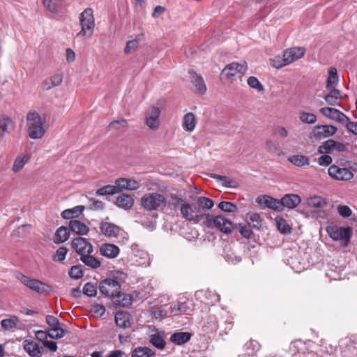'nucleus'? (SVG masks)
Segmentation results:
<instances>
[{"mask_svg":"<svg viewBox=\"0 0 357 357\" xmlns=\"http://www.w3.org/2000/svg\"><path fill=\"white\" fill-rule=\"evenodd\" d=\"M196 126L195 116L192 112H188L183 116V127L187 131H192Z\"/></svg>","mask_w":357,"mask_h":357,"instance_id":"obj_35","label":"nucleus"},{"mask_svg":"<svg viewBox=\"0 0 357 357\" xmlns=\"http://www.w3.org/2000/svg\"><path fill=\"white\" fill-rule=\"evenodd\" d=\"M337 211L340 215L343 218H348L351 215V210L347 206H339Z\"/></svg>","mask_w":357,"mask_h":357,"instance_id":"obj_64","label":"nucleus"},{"mask_svg":"<svg viewBox=\"0 0 357 357\" xmlns=\"http://www.w3.org/2000/svg\"><path fill=\"white\" fill-rule=\"evenodd\" d=\"M79 259L82 262L92 269L98 268L101 266V262L99 259L92 256L91 254H86L81 257Z\"/></svg>","mask_w":357,"mask_h":357,"instance_id":"obj_32","label":"nucleus"},{"mask_svg":"<svg viewBox=\"0 0 357 357\" xmlns=\"http://www.w3.org/2000/svg\"><path fill=\"white\" fill-rule=\"evenodd\" d=\"M100 229L101 233L107 237H116L120 232L119 226L108 222H101L100 223Z\"/></svg>","mask_w":357,"mask_h":357,"instance_id":"obj_16","label":"nucleus"},{"mask_svg":"<svg viewBox=\"0 0 357 357\" xmlns=\"http://www.w3.org/2000/svg\"><path fill=\"white\" fill-rule=\"evenodd\" d=\"M192 337L188 332H176L170 337V341L176 345H182L188 342Z\"/></svg>","mask_w":357,"mask_h":357,"instance_id":"obj_24","label":"nucleus"},{"mask_svg":"<svg viewBox=\"0 0 357 357\" xmlns=\"http://www.w3.org/2000/svg\"><path fill=\"white\" fill-rule=\"evenodd\" d=\"M193 200L195 201L198 206L201 208L200 211L202 213H204L206 211L212 208L214 206V202L211 199L205 197H195Z\"/></svg>","mask_w":357,"mask_h":357,"instance_id":"obj_31","label":"nucleus"},{"mask_svg":"<svg viewBox=\"0 0 357 357\" xmlns=\"http://www.w3.org/2000/svg\"><path fill=\"white\" fill-rule=\"evenodd\" d=\"M328 172L331 177L338 181H349L354 177V174L351 170L335 165H331Z\"/></svg>","mask_w":357,"mask_h":357,"instance_id":"obj_12","label":"nucleus"},{"mask_svg":"<svg viewBox=\"0 0 357 357\" xmlns=\"http://www.w3.org/2000/svg\"><path fill=\"white\" fill-rule=\"evenodd\" d=\"M226 261L233 264H236L241 261V257L234 255V253H227L225 256Z\"/></svg>","mask_w":357,"mask_h":357,"instance_id":"obj_63","label":"nucleus"},{"mask_svg":"<svg viewBox=\"0 0 357 357\" xmlns=\"http://www.w3.org/2000/svg\"><path fill=\"white\" fill-rule=\"evenodd\" d=\"M68 252L67 248L62 246L57 249L55 255L53 256L52 259L55 261L63 262Z\"/></svg>","mask_w":357,"mask_h":357,"instance_id":"obj_53","label":"nucleus"},{"mask_svg":"<svg viewBox=\"0 0 357 357\" xmlns=\"http://www.w3.org/2000/svg\"><path fill=\"white\" fill-rule=\"evenodd\" d=\"M29 156L25 155H17L14 161L12 170L13 172L17 173L21 171L24 165L28 162Z\"/></svg>","mask_w":357,"mask_h":357,"instance_id":"obj_38","label":"nucleus"},{"mask_svg":"<svg viewBox=\"0 0 357 357\" xmlns=\"http://www.w3.org/2000/svg\"><path fill=\"white\" fill-rule=\"evenodd\" d=\"M130 314L126 312L118 311L115 314L116 324L123 328H128L131 326Z\"/></svg>","mask_w":357,"mask_h":357,"instance_id":"obj_20","label":"nucleus"},{"mask_svg":"<svg viewBox=\"0 0 357 357\" xmlns=\"http://www.w3.org/2000/svg\"><path fill=\"white\" fill-rule=\"evenodd\" d=\"M11 120L4 116H0V137H3L8 132V127Z\"/></svg>","mask_w":357,"mask_h":357,"instance_id":"obj_55","label":"nucleus"},{"mask_svg":"<svg viewBox=\"0 0 357 357\" xmlns=\"http://www.w3.org/2000/svg\"><path fill=\"white\" fill-rule=\"evenodd\" d=\"M63 76L60 73H56L45 79L43 82V89L44 90H50L54 86H57L61 84Z\"/></svg>","mask_w":357,"mask_h":357,"instance_id":"obj_25","label":"nucleus"},{"mask_svg":"<svg viewBox=\"0 0 357 357\" xmlns=\"http://www.w3.org/2000/svg\"><path fill=\"white\" fill-rule=\"evenodd\" d=\"M79 22H94L93 11L92 8H87L80 14Z\"/></svg>","mask_w":357,"mask_h":357,"instance_id":"obj_49","label":"nucleus"},{"mask_svg":"<svg viewBox=\"0 0 357 357\" xmlns=\"http://www.w3.org/2000/svg\"><path fill=\"white\" fill-rule=\"evenodd\" d=\"M326 232L333 241H341L344 245H347L352 235V229L332 224L326 227Z\"/></svg>","mask_w":357,"mask_h":357,"instance_id":"obj_5","label":"nucleus"},{"mask_svg":"<svg viewBox=\"0 0 357 357\" xmlns=\"http://www.w3.org/2000/svg\"><path fill=\"white\" fill-rule=\"evenodd\" d=\"M142 35H138L135 39L127 42L124 49V53L128 54L132 51L135 50L139 45V41L141 40Z\"/></svg>","mask_w":357,"mask_h":357,"instance_id":"obj_48","label":"nucleus"},{"mask_svg":"<svg viewBox=\"0 0 357 357\" xmlns=\"http://www.w3.org/2000/svg\"><path fill=\"white\" fill-rule=\"evenodd\" d=\"M247 220L250 227L259 229L262 227L264 220L257 213H248L247 214Z\"/></svg>","mask_w":357,"mask_h":357,"instance_id":"obj_30","label":"nucleus"},{"mask_svg":"<svg viewBox=\"0 0 357 357\" xmlns=\"http://www.w3.org/2000/svg\"><path fill=\"white\" fill-rule=\"evenodd\" d=\"M71 247L80 257L86 254H92L93 251L91 243L81 236L72 240Z\"/></svg>","mask_w":357,"mask_h":357,"instance_id":"obj_10","label":"nucleus"},{"mask_svg":"<svg viewBox=\"0 0 357 357\" xmlns=\"http://www.w3.org/2000/svg\"><path fill=\"white\" fill-rule=\"evenodd\" d=\"M248 70V65L246 62L236 63L232 62L227 65L222 70V75L229 80H234L237 74L240 77L243 76Z\"/></svg>","mask_w":357,"mask_h":357,"instance_id":"obj_9","label":"nucleus"},{"mask_svg":"<svg viewBox=\"0 0 357 357\" xmlns=\"http://www.w3.org/2000/svg\"><path fill=\"white\" fill-rule=\"evenodd\" d=\"M68 274L71 278L79 279L83 276L84 272L81 266L75 265L70 268Z\"/></svg>","mask_w":357,"mask_h":357,"instance_id":"obj_54","label":"nucleus"},{"mask_svg":"<svg viewBox=\"0 0 357 357\" xmlns=\"http://www.w3.org/2000/svg\"><path fill=\"white\" fill-rule=\"evenodd\" d=\"M335 151V140L328 139L323 142L318 148V152L319 153H331Z\"/></svg>","mask_w":357,"mask_h":357,"instance_id":"obj_45","label":"nucleus"},{"mask_svg":"<svg viewBox=\"0 0 357 357\" xmlns=\"http://www.w3.org/2000/svg\"><path fill=\"white\" fill-rule=\"evenodd\" d=\"M140 204L146 211H162L167 206V199L162 194L149 192L144 194L141 197Z\"/></svg>","mask_w":357,"mask_h":357,"instance_id":"obj_2","label":"nucleus"},{"mask_svg":"<svg viewBox=\"0 0 357 357\" xmlns=\"http://www.w3.org/2000/svg\"><path fill=\"white\" fill-rule=\"evenodd\" d=\"M191 309L187 302H178L176 304L170 306L169 312L171 314H176L177 312L190 315Z\"/></svg>","mask_w":357,"mask_h":357,"instance_id":"obj_29","label":"nucleus"},{"mask_svg":"<svg viewBox=\"0 0 357 357\" xmlns=\"http://www.w3.org/2000/svg\"><path fill=\"white\" fill-rule=\"evenodd\" d=\"M189 73L191 82L195 87V91L200 94L204 93L206 91V86L202 77L194 71H190Z\"/></svg>","mask_w":357,"mask_h":357,"instance_id":"obj_21","label":"nucleus"},{"mask_svg":"<svg viewBox=\"0 0 357 357\" xmlns=\"http://www.w3.org/2000/svg\"><path fill=\"white\" fill-rule=\"evenodd\" d=\"M65 331L60 326L56 328H52L50 331L49 335L54 339H59L64 336Z\"/></svg>","mask_w":357,"mask_h":357,"instance_id":"obj_60","label":"nucleus"},{"mask_svg":"<svg viewBox=\"0 0 357 357\" xmlns=\"http://www.w3.org/2000/svg\"><path fill=\"white\" fill-rule=\"evenodd\" d=\"M154 351L149 347H137L132 352V357H151Z\"/></svg>","mask_w":357,"mask_h":357,"instance_id":"obj_43","label":"nucleus"},{"mask_svg":"<svg viewBox=\"0 0 357 357\" xmlns=\"http://www.w3.org/2000/svg\"><path fill=\"white\" fill-rule=\"evenodd\" d=\"M43 5L50 12H56L62 7L63 0H43Z\"/></svg>","mask_w":357,"mask_h":357,"instance_id":"obj_44","label":"nucleus"},{"mask_svg":"<svg viewBox=\"0 0 357 357\" xmlns=\"http://www.w3.org/2000/svg\"><path fill=\"white\" fill-rule=\"evenodd\" d=\"M83 294L89 297H94L97 294V287L92 282H87L83 287Z\"/></svg>","mask_w":357,"mask_h":357,"instance_id":"obj_52","label":"nucleus"},{"mask_svg":"<svg viewBox=\"0 0 357 357\" xmlns=\"http://www.w3.org/2000/svg\"><path fill=\"white\" fill-rule=\"evenodd\" d=\"M27 130L31 139H37L43 137L45 120L36 112H29L26 115Z\"/></svg>","mask_w":357,"mask_h":357,"instance_id":"obj_3","label":"nucleus"},{"mask_svg":"<svg viewBox=\"0 0 357 357\" xmlns=\"http://www.w3.org/2000/svg\"><path fill=\"white\" fill-rule=\"evenodd\" d=\"M106 309L104 305L95 304L92 306V312L96 317H102L105 314Z\"/></svg>","mask_w":357,"mask_h":357,"instance_id":"obj_62","label":"nucleus"},{"mask_svg":"<svg viewBox=\"0 0 357 357\" xmlns=\"http://www.w3.org/2000/svg\"><path fill=\"white\" fill-rule=\"evenodd\" d=\"M17 279L25 286L39 294H48L52 291L50 285L36 279H31L27 276L19 273Z\"/></svg>","mask_w":357,"mask_h":357,"instance_id":"obj_6","label":"nucleus"},{"mask_svg":"<svg viewBox=\"0 0 357 357\" xmlns=\"http://www.w3.org/2000/svg\"><path fill=\"white\" fill-rule=\"evenodd\" d=\"M337 128L332 125H317L312 130V135L317 140L334 135Z\"/></svg>","mask_w":357,"mask_h":357,"instance_id":"obj_11","label":"nucleus"},{"mask_svg":"<svg viewBox=\"0 0 357 357\" xmlns=\"http://www.w3.org/2000/svg\"><path fill=\"white\" fill-rule=\"evenodd\" d=\"M335 114L336 115L334 120L338 121L339 123H343L346 126L347 123H349V122L351 121L350 119L341 111L337 109Z\"/></svg>","mask_w":357,"mask_h":357,"instance_id":"obj_61","label":"nucleus"},{"mask_svg":"<svg viewBox=\"0 0 357 357\" xmlns=\"http://www.w3.org/2000/svg\"><path fill=\"white\" fill-rule=\"evenodd\" d=\"M160 109L158 107H152L146 112V124L151 130H155L159 128Z\"/></svg>","mask_w":357,"mask_h":357,"instance_id":"obj_13","label":"nucleus"},{"mask_svg":"<svg viewBox=\"0 0 357 357\" xmlns=\"http://www.w3.org/2000/svg\"><path fill=\"white\" fill-rule=\"evenodd\" d=\"M127 126L128 121L125 119L114 120L112 121L109 125V128L114 130H119L121 127L126 128Z\"/></svg>","mask_w":357,"mask_h":357,"instance_id":"obj_59","label":"nucleus"},{"mask_svg":"<svg viewBox=\"0 0 357 357\" xmlns=\"http://www.w3.org/2000/svg\"><path fill=\"white\" fill-rule=\"evenodd\" d=\"M99 289L106 296L116 298L120 296L121 284L116 280L107 278L100 282Z\"/></svg>","mask_w":357,"mask_h":357,"instance_id":"obj_8","label":"nucleus"},{"mask_svg":"<svg viewBox=\"0 0 357 357\" xmlns=\"http://www.w3.org/2000/svg\"><path fill=\"white\" fill-rule=\"evenodd\" d=\"M328 94L324 97L325 101L330 105H335L337 100L341 98V92L340 90L335 88L328 89Z\"/></svg>","mask_w":357,"mask_h":357,"instance_id":"obj_36","label":"nucleus"},{"mask_svg":"<svg viewBox=\"0 0 357 357\" xmlns=\"http://www.w3.org/2000/svg\"><path fill=\"white\" fill-rule=\"evenodd\" d=\"M119 192L123 190H136L140 187V183L132 178H120L116 180Z\"/></svg>","mask_w":357,"mask_h":357,"instance_id":"obj_15","label":"nucleus"},{"mask_svg":"<svg viewBox=\"0 0 357 357\" xmlns=\"http://www.w3.org/2000/svg\"><path fill=\"white\" fill-rule=\"evenodd\" d=\"M116 298H119L116 301L123 307H128L132 304V297L130 295L121 292L120 296H116Z\"/></svg>","mask_w":357,"mask_h":357,"instance_id":"obj_57","label":"nucleus"},{"mask_svg":"<svg viewBox=\"0 0 357 357\" xmlns=\"http://www.w3.org/2000/svg\"><path fill=\"white\" fill-rule=\"evenodd\" d=\"M211 177L222 182V185L226 188H236L238 187L237 182L227 176L211 174Z\"/></svg>","mask_w":357,"mask_h":357,"instance_id":"obj_34","label":"nucleus"},{"mask_svg":"<svg viewBox=\"0 0 357 357\" xmlns=\"http://www.w3.org/2000/svg\"><path fill=\"white\" fill-rule=\"evenodd\" d=\"M84 206H77L73 208L66 209L61 213V217L66 220H75L84 210Z\"/></svg>","mask_w":357,"mask_h":357,"instance_id":"obj_27","label":"nucleus"},{"mask_svg":"<svg viewBox=\"0 0 357 357\" xmlns=\"http://www.w3.org/2000/svg\"><path fill=\"white\" fill-rule=\"evenodd\" d=\"M287 160L299 167H305L310 165L309 157L301 154L290 155L287 158Z\"/></svg>","mask_w":357,"mask_h":357,"instance_id":"obj_23","label":"nucleus"},{"mask_svg":"<svg viewBox=\"0 0 357 357\" xmlns=\"http://www.w3.org/2000/svg\"><path fill=\"white\" fill-rule=\"evenodd\" d=\"M218 208L225 212H234L237 210L236 205L229 202H220Z\"/></svg>","mask_w":357,"mask_h":357,"instance_id":"obj_56","label":"nucleus"},{"mask_svg":"<svg viewBox=\"0 0 357 357\" xmlns=\"http://www.w3.org/2000/svg\"><path fill=\"white\" fill-rule=\"evenodd\" d=\"M119 251L120 250L118 246L110 243L102 244L100 248V254L108 258L117 257Z\"/></svg>","mask_w":357,"mask_h":357,"instance_id":"obj_22","label":"nucleus"},{"mask_svg":"<svg viewBox=\"0 0 357 357\" xmlns=\"http://www.w3.org/2000/svg\"><path fill=\"white\" fill-rule=\"evenodd\" d=\"M305 53V49L303 47H293L285 50L283 52V58L280 63L274 64L276 68H282L302 58Z\"/></svg>","mask_w":357,"mask_h":357,"instance_id":"obj_7","label":"nucleus"},{"mask_svg":"<svg viewBox=\"0 0 357 357\" xmlns=\"http://www.w3.org/2000/svg\"><path fill=\"white\" fill-rule=\"evenodd\" d=\"M301 203V198L298 195L294 194L285 195L281 199L282 211L286 206L289 208H294Z\"/></svg>","mask_w":357,"mask_h":357,"instance_id":"obj_19","label":"nucleus"},{"mask_svg":"<svg viewBox=\"0 0 357 357\" xmlns=\"http://www.w3.org/2000/svg\"><path fill=\"white\" fill-rule=\"evenodd\" d=\"M68 227L71 231L79 236L86 235L89 231V227L78 220H70Z\"/></svg>","mask_w":357,"mask_h":357,"instance_id":"obj_18","label":"nucleus"},{"mask_svg":"<svg viewBox=\"0 0 357 357\" xmlns=\"http://www.w3.org/2000/svg\"><path fill=\"white\" fill-rule=\"evenodd\" d=\"M298 118L302 123L307 124H314L317 121V117L314 114L305 111L299 112Z\"/></svg>","mask_w":357,"mask_h":357,"instance_id":"obj_42","label":"nucleus"},{"mask_svg":"<svg viewBox=\"0 0 357 357\" xmlns=\"http://www.w3.org/2000/svg\"><path fill=\"white\" fill-rule=\"evenodd\" d=\"M276 225L278 230L282 234H289L291 228L289 227L287 221L282 218H276Z\"/></svg>","mask_w":357,"mask_h":357,"instance_id":"obj_50","label":"nucleus"},{"mask_svg":"<svg viewBox=\"0 0 357 357\" xmlns=\"http://www.w3.org/2000/svg\"><path fill=\"white\" fill-rule=\"evenodd\" d=\"M265 149L268 153L275 156H280L283 154L278 144L273 140H268L266 142Z\"/></svg>","mask_w":357,"mask_h":357,"instance_id":"obj_40","label":"nucleus"},{"mask_svg":"<svg viewBox=\"0 0 357 357\" xmlns=\"http://www.w3.org/2000/svg\"><path fill=\"white\" fill-rule=\"evenodd\" d=\"M19 319L17 317L13 316L9 319H3L1 321V327L6 331H14L16 328Z\"/></svg>","mask_w":357,"mask_h":357,"instance_id":"obj_41","label":"nucleus"},{"mask_svg":"<svg viewBox=\"0 0 357 357\" xmlns=\"http://www.w3.org/2000/svg\"><path fill=\"white\" fill-rule=\"evenodd\" d=\"M248 84L250 87L257 90L259 92H264V87L259 79L254 76H250L248 79Z\"/></svg>","mask_w":357,"mask_h":357,"instance_id":"obj_51","label":"nucleus"},{"mask_svg":"<svg viewBox=\"0 0 357 357\" xmlns=\"http://www.w3.org/2000/svg\"><path fill=\"white\" fill-rule=\"evenodd\" d=\"M70 229L67 227L61 226L59 227L55 232L54 242L59 244L66 241L70 236Z\"/></svg>","mask_w":357,"mask_h":357,"instance_id":"obj_28","label":"nucleus"},{"mask_svg":"<svg viewBox=\"0 0 357 357\" xmlns=\"http://www.w3.org/2000/svg\"><path fill=\"white\" fill-rule=\"evenodd\" d=\"M173 200L175 201L176 204L181 203L180 211L182 217L185 220L195 223L202 219L205 220V215L207 213H201V208L198 206L195 201L193 203H188L177 197H173Z\"/></svg>","mask_w":357,"mask_h":357,"instance_id":"obj_1","label":"nucleus"},{"mask_svg":"<svg viewBox=\"0 0 357 357\" xmlns=\"http://www.w3.org/2000/svg\"><path fill=\"white\" fill-rule=\"evenodd\" d=\"M337 109L333 107H322L320 109V112L324 116L333 119H335V116L336 115Z\"/></svg>","mask_w":357,"mask_h":357,"instance_id":"obj_58","label":"nucleus"},{"mask_svg":"<svg viewBox=\"0 0 357 357\" xmlns=\"http://www.w3.org/2000/svg\"><path fill=\"white\" fill-rule=\"evenodd\" d=\"M257 202L260 205L275 211H282L281 199L273 198L269 195H262L257 198Z\"/></svg>","mask_w":357,"mask_h":357,"instance_id":"obj_14","label":"nucleus"},{"mask_svg":"<svg viewBox=\"0 0 357 357\" xmlns=\"http://www.w3.org/2000/svg\"><path fill=\"white\" fill-rule=\"evenodd\" d=\"M116 192H119L116 184L114 185H107L98 189L96 192V195L98 196L113 195Z\"/></svg>","mask_w":357,"mask_h":357,"instance_id":"obj_46","label":"nucleus"},{"mask_svg":"<svg viewBox=\"0 0 357 357\" xmlns=\"http://www.w3.org/2000/svg\"><path fill=\"white\" fill-rule=\"evenodd\" d=\"M307 206L315 208H322L327 204L326 200L319 196H312L307 200Z\"/></svg>","mask_w":357,"mask_h":357,"instance_id":"obj_37","label":"nucleus"},{"mask_svg":"<svg viewBox=\"0 0 357 357\" xmlns=\"http://www.w3.org/2000/svg\"><path fill=\"white\" fill-rule=\"evenodd\" d=\"M24 349L31 357H40L42 356V347L37 343L25 341Z\"/></svg>","mask_w":357,"mask_h":357,"instance_id":"obj_26","label":"nucleus"},{"mask_svg":"<svg viewBox=\"0 0 357 357\" xmlns=\"http://www.w3.org/2000/svg\"><path fill=\"white\" fill-rule=\"evenodd\" d=\"M114 203L119 208L129 210L134 205V198L132 195L121 193L116 197Z\"/></svg>","mask_w":357,"mask_h":357,"instance_id":"obj_17","label":"nucleus"},{"mask_svg":"<svg viewBox=\"0 0 357 357\" xmlns=\"http://www.w3.org/2000/svg\"><path fill=\"white\" fill-rule=\"evenodd\" d=\"M204 224L208 228H217L225 234H230L234 229V225L231 220L223 215H213L207 213L205 215Z\"/></svg>","mask_w":357,"mask_h":357,"instance_id":"obj_4","label":"nucleus"},{"mask_svg":"<svg viewBox=\"0 0 357 357\" xmlns=\"http://www.w3.org/2000/svg\"><path fill=\"white\" fill-rule=\"evenodd\" d=\"M149 342L158 349H163L166 345L164 338L158 333L151 335Z\"/></svg>","mask_w":357,"mask_h":357,"instance_id":"obj_47","label":"nucleus"},{"mask_svg":"<svg viewBox=\"0 0 357 357\" xmlns=\"http://www.w3.org/2000/svg\"><path fill=\"white\" fill-rule=\"evenodd\" d=\"M339 77L337 72V69L334 67H331L328 69V76L326 81V89L334 88L338 83Z\"/></svg>","mask_w":357,"mask_h":357,"instance_id":"obj_33","label":"nucleus"},{"mask_svg":"<svg viewBox=\"0 0 357 357\" xmlns=\"http://www.w3.org/2000/svg\"><path fill=\"white\" fill-rule=\"evenodd\" d=\"M81 27V30L77 33L78 38H89L92 36L95 24H79Z\"/></svg>","mask_w":357,"mask_h":357,"instance_id":"obj_39","label":"nucleus"}]
</instances>
